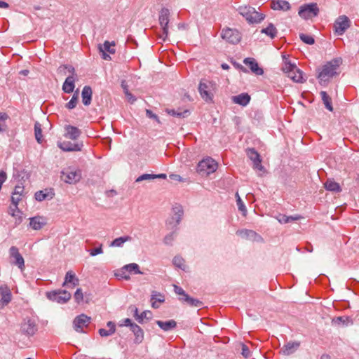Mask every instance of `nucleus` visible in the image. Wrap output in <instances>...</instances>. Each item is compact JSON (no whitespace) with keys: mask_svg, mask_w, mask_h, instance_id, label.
<instances>
[{"mask_svg":"<svg viewBox=\"0 0 359 359\" xmlns=\"http://www.w3.org/2000/svg\"><path fill=\"white\" fill-rule=\"evenodd\" d=\"M342 60L341 58H336L327 62L318 74V78L320 80V83L321 84L327 83L334 76L338 75L339 72L337 70Z\"/></svg>","mask_w":359,"mask_h":359,"instance_id":"f257e3e1","label":"nucleus"},{"mask_svg":"<svg viewBox=\"0 0 359 359\" xmlns=\"http://www.w3.org/2000/svg\"><path fill=\"white\" fill-rule=\"evenodd\" d=\"M284 64L282 70L291 80L296 83L304 82L302 72L297 68L295 64L291 63L285 57L283 58Z\"/></svg>","mask_w":359,"mask_h":359,"instance_id":"f03ea898","label":"nucleus"},{"mask_svg":"<svg viewBox=\"0 0 359 359\" xmlns=\"http://www.w3.org/2000/svg\"><path fill=\"white\" fill-rule=\"evenodd\" d=\"M238 11L250 23H259L264 18L263 14L257 11L255 8L250 6H239Z\"/></svg>","mask_w":359,"mask_h":359,"instance_id":"7ed1b4c3","label":"nucleus"},{"mask_svg":"<svg viewBox=\"0 0 359 359\" xmlns=\"http://www.w3.org/2000/svg\"><path fill=\"white\" fill-rule=\"evenodd\" d=\"M217 163L211 157L203 158L197 165V172L202 175H209L217 169Z\"/></svg>","mask_w":359,"mask_h":359,"instance_id":"20e7f679","label":"nucleus"},{"mask_svg":"<svg viewBox=\"0 0 359 359\" xmlns=\"http://www.w3.org/2000/svg\"><path fill=\"white\" fill-rule=\"evenodd\" d=\"M79 136H65L67 140L58 142V147L63 151H80L83 144L79 141Z\"/></svg>","mask_w":359,"mask_h":359,"instance_id":"39448f33","label":"nucleus"},{"mask_svg":"<svg viewBox=\"0 0 359 359\" xmlns=\"http://www.w3.org/2000/svg\"><path fill=\"white\" fill-rule=\"evenodd\" d=\"M215 84L210 81H201L198 86V91L203 100L205 102L212 101L215 93Z\"/></svg>","mask_w":359,"mask_h":359,"instance_id":"423d86ee","label":"nucleus"},{"mask_svg":"<svg viewBox=\"0 0 359 359\" xmlns=\"http://www.w3.org/2000/svg\"><path fill=\"white\" fill-rule=\"evenodd\" d=\"M60 178L67 184H76L81 178V172L79 169L65 168L60 172Z\"/></svg>","mask_w":359,"mask_h":359,"instance_id":"0eeeda50","label":"nucleus"},{"mask_svg":"<svg viewBox=\"0 0 359 359\" xmlns=\"http://www.w3.org/2000/svg\"><path fill=\"white\" fill-rule=\"evenodd\" d=\"M46 297L48 299L53 302L64 304L70 299L71 294L65 290H58L48 292L46 293Z\"/></svg>","mask_w":359,"mask_h":359,"instance_id":"6e6552de","label":"nucleus"},{"mask_svg":"<svg viewBox=\"0 0 359 359\" xmlns=\"http://www.w3.org/2000/svg\"><path fill=\"white\" fill-rule=\"evenodd\" d=\"M318 13L319 8L317 4L312 3L301 6L298 14L301 18L307 20L317 16Z\"/></svg>","mask_w":359,"mask_h":359,"instance_id":"1a4fd4ad","label":"nucleus"},{"mask_svg":"<svg viewBox=\"0 0 359 359\" xmlns=\"http://www.w3.org/2000/svg\"><path fill=\"white\" fill-rule=\"evenodd\" d=\"M170 11L168 8H162L159 15V23L163 29V35L161 38L165 41L168 35V23H169Z\"/></svg>","mask_w":359,"mask_h":359,"instance_id":"9d476101","label":"nucleus"},{"mask_svg":"<svg viewBox=\"0 0 359 359\" xmlns=\"http://www.w3.org/2000/svg\"><path fill=\"white\" fill-rule=\"evenodd\" d=\"M221 36L229 43L235 44L241 39V35L237 29L226 28L222 32Z\"/></svg>","mask_w":359,"mask_h":359,"instance_id":"9b49d317","label":"nucleus"},{"mask_svg":"<svg viewBox=\"0 0 359 359\" xmlns=\"http://www.w3.org/2000/svg\"><path fill=\"white\" fill-rule=\"evenodd\" d=\"M351 21L346 15L339 16L335 21L334 27L338 35H342L350 27Z\"/></svg>","mask_w":359,"mask_h":359,"instance_id":"f8f14e48","label":"nucleus"},{"mask_svg":"<svg viewBox=\"0 0 359 359\" xmlns=\"http://www.w3.org/2000/svg\"><path fill=\"white\" fill-rule=\"evenodd\" d=\"M90 323V317L85 314L79 315L74 318L73 321L74 328L78 332H83V328L88 327Z\"/></svg>","mask_w":359,"mask_h":359,"instance_id":"ddd939ff","label":"nucleus"},{"mask_svg":"<svg viewBox=\"0 0 359 359\" xmlns=\"http://www.w3.org/2000/svg\"><path fill=\"white\" fill-rule=\"evenodd\" d=\"M20 330L22 333L27 336H33L37 331V325L34 320L27 318L22 323Z\"/></svg>","mask_w":359,"mask_h":359,"instance_id":"4468645a","label":"nucleus"},{"mask_svg":"<svg viewBox=\"0 0 359 359\" xmlns=\"http://www.w3.org/2000/svg\"><path fill=\"white\" fill-rule=\"evenodd\" d=\"M11 202L13 205L9 207L8 214L16 219V223L20 224L22 221V212L18 207L20 202L19 196H11Z\"/></svg>","mask_w":359,"mask_h":359,"instance_id":"2eb2a0df","label":"nucleus"},{"mask_svg":"<svg viewBox=\"0 0 359 359\" xmlns=\"http://www.w3.org/2000/svg\"><path fill=\"white\" fill-rule=\"evenodd\" d=\"M0 308L8 305L12 299V293L6 285H0Z\"/></svg>","mask_w":359,"mask_h":359,"instance_id":"dca6fc26","label":"nucleus"},{"mask_svg":"<svg viewBox=\"0 0 359 359\" xmlns=\"http://www.w3.org/2000/svg\"><path fill=\"white\" fill-rule=\"evenodd\" d=\"M10 255L14 259L13 264L17 265L19 269L22 271L25 268V261L16 247L12 246L10 248Z\"/></svg>","mask_w":359,"mask_h":359,"instance_id":"f3484780","label":"nucleus"},{"mask_svg":"<svg viewBox=\"0 0 359 359\" xmlns=\"http://www.w3.org/2000/svg\"><path fill=\"white\" fill-rule=\"evenodd\" d=\"M300 342L297 341L286 343L280 349V353L284 355H290L294 353L300 346Z\"/></svg>","mask_w":359,"mask_h":359,"instance_id":"a211bd4d","label":"nucleus"},{"mask_svg":"<svg viewBox=\"0 0 359 359\" xmlns=\"http://www.w3.org/2000/svg\"><path fill=\"white\" fill-rule=\"evenodd\" d=\"M76 75H70L65 81L62 85V90L66 93H72L75 88Z\"/></svg>","mask_w":359,"mask_h":359,"instance_id":"6ab92c4d","label":"nucleus"},{"mask_svg":"<svg viewBox=\"0 0 359 359\" xmlns=\"http://www.w3.org/2000/svg\"><path fill=\"white\" fill-rule=\"evenodd\" d=\"M243 62L248 65L251 71L255 73L256 75H262L264 73V71L262 68H260L255 61L254 58L248 57L245 58Z\"/></svg>","mask_w":359,"mask_h":359,"instance_id":"aec40b11","label":"nucleus"},{"mask_svg":"<svg viewBox=\"0 0 359 359\" xmlns=\"http://www.w3.org/2000/svg\"><path fill=\"white\" fill-rule=\"evenodd\" d=\"M79 284V280L76 276L75 273L72 271H69L66 273L65 281L62 286L71 285L72 287Z\"/></svg>","mask_w":359,"mask_h":359,"instance_id":"412c9836","label":"nucleus"},{"mask_svg":"<svg viewBox=\"0 0 359 359\" xmlns=\"http://www.w3.org/2000/svg\"><path fill=\"white\" fill-rule=\"evenodd\" d=\"M29 220V226L34 230H39L46 224V219L43 217H34L30 218Z\"/></svg>","mask_w":359,"mask_h":359,"instance_id":"4be33fe9","label":"nucleus"},{"mask_svg":"<svg viewBox=\"0 0 359 359\" xmlns=\"http://www.w3.org/2000/svg\"><path fill=\"white\" fill-rule=\"evenodd\" d=\"M248 157L252 161L253 165L257 163H262L260 155L254 147H248L245 149Z\"/></svg>","mask_w":359,"mask_h":359,"instance_id":"5701e85b","label":"nucleus"},{"mask_svg":"<svg viewBox=\"0 0 359 359\" xmlns=\"http://www.w3.org/2000/svg\"><path fill=\"white\" fill-rule=\"evenodd\" d=\"M130 330L135 335V343L140 344L144 339V332L142 329L137 324L132 325Z\"/></svg>","mask_w":359,"mask_h":359,"instance_id":"b1692460","label":"nucleus"},{"mask_svg":"<svg viewBox=\"0 0 359 359\" xmlns=\"http://www.w3.org/2000/svg\"><path fill=\"white\" fill-rule=\"evenodd\" d=\"M92 89L90 86H86L83 87L81 97H82V102L84 105L88 106L91 102L92 99Z\"/></svg>","mask_w":359,"mask_h":359,"instance_id":"393cba45","label":"nucleus"},{"mask_svg":"<svg viewBox=\"0 0 359 359\" xmlns=\"http://www.w3.org/2000/svg\"><path fill=\"white\" fill-rule=\"evenodd\" d=\"M250 100V96L248 93H241L232 97V101L238 104L246 106Z\"/></svg>","mask_w":359,"mask_h":359,"instance_id":"a878e982","label":"nucleus"},{"mask_svg":"<svg viewBox=\"0 0 359 359\" xmlns=\"http://www.w3.org/2000/svg\"><path fill=\"white\" fill-rule=\"evenodd\" d=\"M172 213L173 215L172 217V219L175 221V224L177 225L180 224L182 216L184 215L183 208L180 205H176L172 208Z\"/></svg>","mask_w":359,"mask_h":359,"instance_id":"bb28decb","label":"nucleus"},{"mask_svg":"<svg viewBox=\"0 0 359 359\" xmlns=\"http://www.w3.org/2000/svg\"><path fill=\"white\" fill-rule=\"evenodd\" d=\"M271 8L273 10L288 11L290 9V4L287 1L278 0L271 2Z\"/></svg>","mask_w":359,"mask_h":359,"instance_id":"cd10ccee","label":"nucleus"},{"mask_svg":"<svg viewBox=\"0 0 359 359\" xmlns=\"http://www.w3.org/2000/svg\"><path fill=\"white\" fill-rule=\"evenodd\" d=\"M156 324L164 331H169L176 327L177 323L174 320L168 321L156 320Z\"/></svg>","mask_w":359,"mask_h":359,"instance_id":"c85d7f7f","label":"nucleus"},{"mask_svg":"<svg viewBox=\"0 0 359 359\" xmlns=\"http://www.w3.org/2000/svg\"><path fill=\"white\" fill-rule=\"evenodd\" d=\"M180 301L186 303L187 304L189 305L190 306L194 307H201L203 306V302L200 301L199 299L191 297L190 296L187 295L185 296V298H179Z\"/></svg>","mask_w":359,"mask_h":359,"instance_id":"c756f323","label":"nucleus"},{"mask_svg":"<svg viewBox=\"0 0 359 359\" xmlns=\"http://www.w3.org/2000/svg\"><path fill=\"white\" fill-rule=\"evenodd\" d=\"M325 188L330 191L333 192H340L341 191V189L339 186V184L334 182L333 180L328 179L325 183L324 184Z\"/></svg>","mask_w":359,"mask_h":359,"instance_id":"7c9ffc66","label":"nucleus"},{"mask_svg":"<svg viewBox=\"0 0 359 359\" xmlns=\"http://www.w3.org/2000/svg\"><path fill=\"white\" fill-rule=\"evenodd\" d=\"M151 306L154 309H158L159 304L158 303H163L165 301L164 295L159 292H154L151 295Z\"/></svg>","mask_w":359,"mask_h":359,"instance_id":"2f4dec72","label":"nucleus"},{"mask_svg":"<svg viewBox=\"0 0 359 359\" xmlns=\"http://www.w3.org/2000/svg\"><path fill=\"white\" fill-rule=\"evenodd\" d=\"M236 234L242 238H255L257 234L255 231L248 229H239L236 231Z\"/></svg>","mask_w":359,"mask_h":359,"instance_id":"473e14b6","label":"nucleus"},{"mask_svg":"<svg viewBox=\"0 0 359 359\" xmlns=\"http://www.w3.org/2000/svg\"><path fill=\"white\" fill-rule=\"evenodd\" d=\"M132 238L129 236H121L117 238H115L113 241L109 244L110 247H122L123 244L127 241H130Z\"/></svg>","mask_w":359,"mask_h":359,"instance_id":"72a5a7b5","label":"nucleus"},{"mask_svg":"<svg viewBox=\"0 0 359 359\" xmlns=\"http://www.w3.org/2000/svg\"><path fill=\"white\" fill-rule=\"evenodd\" d=\"M320 95L321 96V99L323 102V104H325V107L327 109H328L330 111H333V107L332 105V99L328 95V94L325 91H321L320 93Z\"/></svg>","mask_w":359,"mask_h":359,"instance_id":"f704fd0d","label":"nucleus"},{"mask_svg":"<svg viewBox=\"0 0 359 359\" xmlns=\"http://www.w3.org/2000/svg\"><path fill=\"white\" fill-rule=\"evenodd\" d=\"M261 32L273 39L276 36L278 32L275 26L272 23H270L266 28L262 29Z\"/></svg>","mask_w":359,"mask_h":359,"instance_id":"c9c22d12","label":"nucleus"},{"mask_svg":"<svg viewBox=\"0 0 359 359\" xmlns=\"http://www.w3.org/2000/svg\"><path fill=\"white\" fill-rule=\"evenodd\" d=\"M166 112L171 116H177V117H180V118L187 117L190 114V112L189 110H184L183 111H182L180 109L176 111L175 109H167Z\"/></svg>","mask_w":359,"mask_h":359,"instance_id":"e433bc0d","label":"nucleus"},{"mask_svg":"<svg viewBox=\"0 0 359 359\" xmlns=\"http://www.w3.org/2000/svg\"><path fill=\"white\" fill-rule=\"evenodd\" d=\"M46 128H50V123L48 121H46L43 125V128L41 124L36 122L34 125V135H41L43 132L47 133L46 130H44Z\"/></svg>","mask_w":359,"mask_h":359,"instance_id":"4c0bfd02","label":"nucleus"},{"mask_svg":"<svg viewBox=\"0 0 359 359\" xmlns=\"http://www.w3.org/2000/svg\"><path fill=\"white\" fill-rule=\"evenodd\" d=\"M123 269H125L127 271H128L129 273H133L134 274H142V273L140 270V267H139L138 264H137L135 263L127 264L123 268Z\"/></svg>","mask_w":359,"mask_h":359,"instance_id":"58836bf2","label":"nucleus"},{"mask_svg":"<svg viewBox=\"0 0 359 359\" xmlns=\"http://www.w3.org/2000/svg\"><path fill=\"white\" fill-rule=\"evenodd\" d=\"M79 94V90L77 89V90L74 92V95H73V96H72V99L70 100V101L66 104V107H67V109H74V108H75V107H76V104H77V102H78Z\"/></svg>","mask_w":359,"mask_h":359,"instance_id":"ea45409f","label":"nucleus"},{"mask_svg":"<svg viewBox=\"0 0 359 359\" xmlns=\"http://www.w3.org/2000/svg\"><path fill=\"white\" fill-rule=\"evenodd\" d=\"M246 142L248 144H249L250 142H252L253 144L252 147H254L255 149L256 148L261 151H264L266 149L264 144L262 143L258 138H255L254 140L249 138L246 140Z\"/></svg>","mask_w":359,"mask_h":359,"instance_id":"a19ab883","label":"nucleus"},{"mask_svg":"<svg viewBox=\"0 0 359 359\" xmlns=\"http://www.w3.org/2000/svg\"><path fill=\"white\" fill-rule=\"evenodd\" d=\"M332 323L334 324H343L345 325H348L349 323H351V320L349 317H345V316H339L332 320Z\"/></svg>","mask_w":359,"mask_h":359,"instance_id":"79ce46f5","label":"nucleus"},{"mask_svg":"<svg viewBox=\"0 0 359 359\" xmlns=\"http://www.w3.org/2000/svg\"><path fill=\"white\" fill-rule=\"evenodd\" d=\"M104 52H108L109 53L114 54L115 53V43L114 42L110 43L108 41H106L104 44L102 46Z\"/></svg>","mask_w":359,"mask_h":359,"instance_id":"37998d69","label":"nucleus"},{"mask_svg":"<svg viewBox=\"0 0 359 359\" xmlns=\"http://www.w3.org/2000/svg\"><path fill=\"white\" fill-rule=\"evenodd\" d=\"M8 118V116L6 113L0 112V133L6 130V121Z\"/></svg>","mask_w":359,"mask_h":359,"instance_id":"c03bdc74","label":"nucleus"},{"mask_svg":"<svg viewBox=\"0 0 359 359\" xmlns=\"http://www.w3.org/2000/svg\"><path fill=\"white\" fill-rule=\"evenodd\" d=\"M172 262L175 266H177L182 270H184L185 264H184V260L182 257L176 256L173 258Z\"/></svg>","mask_w":359,"mask_h":359,"instance_id":"a18cd8bd","label":"nucleus"},{"mask_svg":"<svg viewBox=\"0 0 359 359\" xmlns=\"http://www.w3.org/2000/svg\"><path fill=\"white\" fill-rule=\"evenodd\" d=\"M65 128V131H66V135H77V134H80V133H83L78 128L71 126H66Z\"/></svg>","mask_w":359,"mask_h":359,"instance_id":"49530a36","label":"nucleus"},{"mask_svg":"<svg viewBox=\"0 0 359 359\" xmlns=\"http://www.w3.org/2000/svg\"><path fill=\"white\" fill-rule=\"evenodd\" d=\"M299 37L301 40L306 44L312 45L315 43L313 37L310 35L300 34Z\"/></svg>","mask_w":359,"mask_h":359,"instance_id":"de8ad7c7","label":"nucleus"},{"mask_svg":"<svg viewBox=\"0 0 359 359\" xmlns=\"http://www.w3.org/2000/svg\"><path fill=\"white\" fill-rule=\"evenodd\" d=\"M152 317V313L150 311H144L141 314H140V317L137 318V321L140 323H142L144 319H151Z\"/></svg>","mask_w":359,"mask_h":359,"instance_id":"09e8293b","label":"nucleus"},{"mask_svg":"<svg viewBox=\"0 0 359 359\" xmlns=\"http://www.w3.org/2000/svg\"><path fill=\"white\" fill-rule=\"evenodd\" d=\"M24 192V187L22 186L17 185L15 187L14 191L12 196H19L20 201H21V196Z\"/></svg>","mask_w":359,"mask_h":359,"instance_id":"8fccbe9b","label":"nucleus"},{"mask_svg":"<svg viewBox=\"0 0 359 359\" xmlns=\"http://www.w3.org/2000/svg\"><path fill=\"white\" fill-rule=\"evenodd\" d=\"M236 203H237L238 210L243 212V215H245L246 212H247V209L245 208L244 203L241 200V197H238V198H237Z\"/></svg>","mask_w":359,"mask_h":359,"instance_id":"3c124183","label":"nucleus"},{"mask_svg":"<svg viewBox=\"0 0 359 359\" xmlns=\"http://www.w3.org/2000/svg\"><path fill=\"white\" fill-rule=\"evenodd\" d=\"M154 180V174H143L139 176L136 180V182H140L143 180Z\"/></svg>","mask_w":359,"mask_h":359,"instance_id":"603ef678","label":"nucleus"},{"mask_svg":"<svg viewBox=\"0 0 359 359\" xmlns=\"http://www.w3.org/2000/svg\"><path fill=\"white\" fill-rule=\"evenodd\" d=\"M74 299H75V301L78 304H80L81 302H83V292H82V290L81 288H78L76 290V291L75 292V293H74Z\"/></svg>","mask_w":359,"mask_h":359,"instance_id":"864d4df0","label":"nucleus"},{"mask_svg":"<svg viewBox=\"0 0 359 359\" xmlns=\"http://www.w3.org/2000/svg\"><path fill=\"white\" fill-rule=\"evenodd\" d=\"M146 116L147 118H151L156 121L158 123H161L158 116L152 112L150 109H146Z\"/></svg>","mask_w":359,"mask_h":359,"instance_id":"5fc2aeb1","label":"nucleus"},{"mask_svg":"<svg viewBox=\"0 0 359 359\" xmlns=\"http://www.w3.org/2000/svg\"><path fill=\"white\" fill-rule=\"evenodd\" d=\"M174 291L177 294L180 296V298H185V296L188 295L182 287L177 285H174Z\"/></svg>","mask_w":359,"mask_h":359,"instance_id":"6e6d98bb","label":"nucleus"},{"mask_svg":"<svg viewBox=\"0 0 359 359\" xmlns=\"http://www.w3.org/2000/svg\"><path fill=\"white\" fill-rule=\"evenodd\" d=\"M47 197V194L43 191H38L35 193V199L38 201H42Z\"/></svg>","mask_w":359,"mask_h":359,"instance_id":"4d7b16f0","label":"nucleus"},{"mask_svg":"<svg viewBox=\"0 0 359 359\" xmlns=\"http://www.w3.org/2000/svg\"><path fill=\"white\" fill-rule=\"evenodd\" d=\"M241 347H242V351H241L242 355L245 358H249L250 356L251 353H250V349L248 347V346H246L244 344H241Z\"/></svg>","mask_w":359,"mask_h":359,"instance_id":"13d9d810","label":"nucleus"},{"mask_svg":"<svg viewBox=\"0 0 359 359\" xmlns=\"http://www.w3.org/2000/svg\"><path fill=\"white\" fill-rule=\"evenodd\" d=\"M115 332H113L112 330H105L104 328H100L99 330V334L101 337H108V336H111L113 334H114Z\"/></svg>","mask_w":359,"mask_h":359,"instance_id":"bf43d9fd","label":"nucleus"},{"mask_svg":"<svg viewBox=\"0 0 359 359\" xmlns=\"http://www.w3.org/2000/svg\"><path fill=\"white\" fill-rule=\"evenodd\" d=\"M103 252L102 245H100L98 248L90 250V256H95Z\"/></svg>","mask_w":359,"mask_h":359,"instance_id":"052dcab7","label":"nucleus"},{"mask_svg":"<svg viewBox=\"0 0 359 359\" xmlns=\"http://www.w3.org/2000/svg\"><path fill=\"white\" fill-rule=\"evenodd\" d=\"M276 219H278V221L280 224H287V223H288V218H287V215H285L279 214V215L276 217Z\"/></svg>","mask_w":359,"mask_h":359,"instance_id":"680f3d73","label":"nucleus"},{"mask_svg":"<svg viewBox=\"0 0 359 359\" xmlns=\"http://www.w3.org/2000/svg\"><path fill=\"white\" fill-rule=\"evenodd\" d=\"M175 238V233H171L168 235H167L165 238H164V243L167 245H170L172 243V241L174 240Z\"/></svg>","mask_w":359,"mask_h":359,"instance_id":"e2e57ef3","label":"nucleus"},{"mask_svg":"<svg viewBox=\"0 0 359 359\" xmlns=\"http://www.w3.org/2000/svg\"><path fill=\"white\" fill-rule=\"evenodd\" d=\"M7 179V174L4 171L0 172V191L1 190L2 184L6 182Z\"/></svg>","mask_w":359,"mask_h":359,"instance_id":"0e129e2a","label":"nucleus"},{"mask_svg":"<svg viewBox=\"0 0 359 359\" xmlns=\"http://www.w3.org/2000/svg\"><path fill=\"white\" fill-rule=\"evenodd\" d=\"M99 50H100V52L102 53V59H104L105 60H111V57L109 56V55L107 54L106 52H104V50L103 49L102 45H99Z\"/></svg>","mask_w":359,"mask_h":359,"instance_id":"69168bd1","label":"nucleus"},{"mask_svg":"<svg viewBox=\"0 0 359 359\" xmlns=\"http://www.w3.org/2000/svg\"><path fill=\"white\" fill-rule=\"evenodd\" d=\"M135 323H132L131 320L130 318H125L122 320V323L121 324V326H127L132 327V325H133Z\"/></svg>","mask_w":359,"mask_h":359,"instance_id":"338daca9","label":"nucleus"},{"mask_svg":"<svg viewBox=\"0 0 359 359\" xmlns=\"http://www.w3.org/2000/svg\"><path fill=\"white\" fill-rule=\"evenodd\" d=\"M253 168L260 172H265V168L262 165V163H255L253 165Z\"/></svg>","mask_w":359,"mask_h":359,"instance_id":"774afa93","label":"nucleus"}]
</instances>
